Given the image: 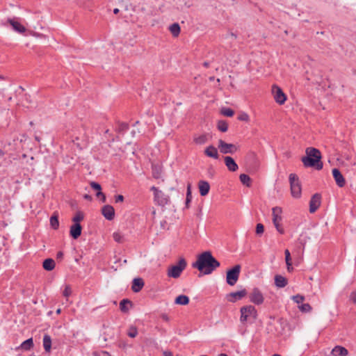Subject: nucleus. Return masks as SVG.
<instances>
[{"label":"nucleus","instance_id":"10","mask_svg":"<svg viewBox=\"0 0 356 356\" xmlns=\"http://www.w3.org/2000/svg\"><path fill=\"white\" fill-rule=\"evenodd\" d=\"M248 294L245 289L237 291H233L226 295V299L229 302H235L237 300H242Z\"/></svg>","mask_w":356,"mask_h":356},{"label":"nucleus","instance_id":"44","mask_svg":"<svg viewBox=\"0 0 356 356\" xmlns=\"http://www.w3.org/2000/svg\"><path fill=\"white\" fill-rule=\"evenodd\" d=\"M348 300L352 304L356 305V289L351 291L348 296Z\"/></svg>","mask_w":356,"mask_h":356},{"label":"nucleus","instance_id":"49","mask_svg":"<svg viewBox=\"0 0 356 356\" xmlns=\"http://www.w3.org/2000/svg\"><path fill=\"white\" fill-rule=\"evenodd\" d=\"M237 119L240 121L247 122L249 120V115L245 113H243L238 116Z\"/></svg>","mask_w":356,"mask_h":356},{"label":"nucleus","instance_id":"7","mask_svg":"<svg viewBox=\"0 0 356 356\" xmlns=\"http://www.w3.org/2000/svg\"><path fill=\"white\" fill-rule=\"evenodd\" d=\"M272 94L276 103L280 105L284 104L287 99L286 94L283 92L282 89L277 85L272 86Z\"/></svg>","mask_w":356,"mask_h":356},{"label":"nucleus","instance_id":"61","mask_svg":"<svg viewBox=\"0 0 356 356\" xmlns=\"http://www.w3.org/2000/svg\"><path fill=\"white\" fill-rule=\"evenodd\" d=\"M104 134H105L106 135H108L110 137H111V136H112V134L110 133V131H109V129H106V130H105Z\"/></svg>","mask_w":356,"mask_h":356},{"label":"nucleus","instance_id":"38","mask_svg":"<svg viewBox=\"0 0 356 356\" xmlns=\"http://www.w3.org/2000/svg\"><path fill=\"white\" fill-rule=\"evenodd\" d=\"M208 140L207 134H202L197 137L194 138V142L197 145H203Z\"/></svg>","mask_w":356,"mask_h":356},{"label":"nucleus","instance_id":"28","mask_svg":"<svg viewBox=\"0 0 356 356\" xmlns=\"http://www.w3.org/2000/svg\"><path fill=\"white\" fill-rule=\"evenodd\" d=\"M193 196H192V191H191V184H188L186 188V200H185V207L184 209H188L190 207V204L192 202Z\"/></svg>","mask_w":356,"mask_h":356},{"label":"nucleus","instance_id":"31","mask_svg":"<svg viewBox=\"0 0 356 356\" xmlns=\"http://www.w3.org/2000/svg\"><path fill=\"white\" fill-rule=\"evenodd\" d=\"M51 337L45 334L43 337V347L46 353H50L51 350Z\"/></svg>","mask_w":356,"mask_h":356},{"label":"nucleus","instance_id":"21","mask_svg":"<svg viewBox=\"0 0 356 356\" xmlns=\"http://www.w3.org/2000/svg\"><path fill=\"white\" fill-rule=\"evenodd\" d=\"M133 302L128 298H124L120 302V309L124 313L127 314L129 312L130 308L133 307Z\"/></svg>","mask_w":356,"mask_h":356},{"label":"nucleus","instance_id":"63","mask_svg":"<svg viewBox=\"0 0 356 356\" xmlns=\"http://www.w3.org/2000/svg\"><path fill=\"white\" fill-rule=\"evenodd\" d=\"M129 6L131 7V10H132L134 12H136V11H137V10H136V6H133L132 4H130Z\"/></svg>","mask_w":356,"mask_h":356},{"label":"nucleus","instance_id":"17","mask_svg":"<svg viewBox=\"0 0 356 356\" xmlns=\"http://www.w3.org/2000/svg\"><path fill=\"white\" fill-rule=\"evenodd\" d=\"M154 200L158 205L164 207L169 204V197L165 195L161 191H159V194H155Z\"/></svg>","mask_w":356,"mask_h":356},{"label":"nucleus","instance_id":"20","mask_svg":"<svg viewBox=\"0 0 356 356\" xmlns=\"http://www.w3.org/2000/svg\"><path fill=\"white\" fill-rule=\"evenodd\" d=\"M199 192L201 196L207 195L210 191V184L207 181L200 180L198 182Z\"/></svg>","mask_w":356,"mask_h":356},{"label":"nucleus","instance_id":"16","mask_svg":"<svg viewBox=\"0 0 356 356\" xmlns=\"http://www.w3.org/2000/svg\"><path fill=\"white\" fill-rule=\"evenodd\" d=\"M81 225L72 224L70 228V236L74 240L78 239L82 233Z\"/></svg>","mask_w":356,"mask_h":356},{"label":"nucleus","instance_id":"51","mask_svg":"<svg viewBox=\"0 0 356 356\" xmlns=\"http://www.w3.org/2000/svg\"><path fill=\"white\" fill-rule=\"evenodd\" d=\"M114 198L116 203L122 202L124 200V196L120 194L115 195Z\"/></svg>","mask_w":356,"mask_h":356},{"label":"nucleus","instance_id":"54","mask_svg":"<svg viewBox=\"0 0 356 356\" xmlns=\"http://www.w3.org/2000/svg\"><path fill=\"white\" fill-rule=\"evenodd\" d=\"M84 200L91 202L92 200V197L88 194H84L83 196Z\"/></svg>","mask_w":356,"mask_h":356},{"label":"nucleus","instance_id":"39","mask_svg":"<svg viewBox=\"0 0 356 356\" xmlns=\"http://www.w3.org/2000/svg\"><path fill=\"white\" fill-rule=\"evenodd\" d=\"M220 113L224 116L231 118L234 115V111L231 108L222 107Z\"/></svg>","mask_w":356,"mask_h":356},{"label":"nucleus","instance_id":"32","mask_svg":"<svg viewBox=\"0 0 356 356\" xmlns=\"http://www.w3.org/2000/svg\"><path fill=\"white\" fill-rule=\"evenodd\" d=\"M282 219V218L281 216L273 215V222L277 231L280 234H284V229L281 227V225L280 224V221H281Z\"/></svg>","mask_w":356,"mask_h":356},{"label":"nucleus","instance_id":"58","mask_svg":"<svg viewBox=\"0 0 356 356\" xmlns=\"http://www.w3.org/2000/svg\"><path fill=\"white\" fill-rule=\"evenodd\" d=\"M104 194V193L102 191V190H100V191H99L96 192V196H97V197H102V195H103Z\"/></svg>","mask_w":356,"mask_h":356},{"label":"nucleus","instance_id":"9","mask_svg":"<svg viewBox=\"0 0 356 356\" xmlns=\"http://www.w3.org/2000/svg\"><path fill=\"white\" fill-rule=\"evenodd\" d=\"M218 149L220 152L224 154H234L237 150V147L235 145L227 143L221 139L218 140Z\"/></svg>","mask_w":356,"mask_h":356},{"label":"nucleus","instance_id":"23","mask_svg":"<svg viewBox=\"0 0 356 356\" xmlns=\"http://www.w3.org/2000/svg\"><path fill=\"white\" fill-rule=\"evenodd\" d=\"M204 153L207 156L213 158L214 159H218L219 158L217 148L212 145L208 146L204 149Z\"/></svg>","mask_w":356,"mask_h":356},{"label":"nucleus","instance_id":"4","mask_svg":"<svg viewBox=\"0 0 356 356\" xmlns=\"http://www.w3.org/2000/svg\"><path fill=\"white\" fill-rule=\"evenodd\" d=\"M187 266L186 261L184 258L181 257L177 264L170 266L168 270V276L172 278H178L180 277L182 271Z\"/></svg>","mask_w":356,"mask_h":356},{"label":"nucleus","instance_id":"3","mask_svg":"<svg viewBox=\"0 0 356 356\" xmlns=\"http://www.w3.org/2000/svg\"><path fill=\"white\" fill-rule=\"evenodd\" d=\"M240 322L245 325L248 323L252 324L257 318L258 312L254 306L248 305L240 308Z\"/></svg>","mask_w":356,"mask_h":356},{"label":"nucleus","instance_id":"41","mask_svg":"<svg viewBox=\"0 0 356 356\" xmlns=\"http://www.w3.org/2000/svg\"><path fill=\"white\" fill-rule=\"evenodd\" d=\"M298 308L302 312H309L312 309V306L309 303H302L298 306Z\"/></svg>","mask_w":356,"mask_h":356},{"label":"nucleus","instance_id":"64","mask_svg":"<svg viewBox=\"0 0 356 356\" xmlns=\"http://www.w3.org/2000/svg\"><path fill=\"white\" fill-rule=\"evenodd\" d=\"M167 224L166 220H163L161 222V227H164L165 225Z\"/></svg>","mask_w":356,"mask_h":356},{"label":"nucleus","instance_id":"48","mask_svg":"<svg viewBox=\"0 0 356 356\" xmlns=\"http://www.w3.org/2000/svg\"><path fill=\"white\" fill-rule=\"evenodd\" d=\"M282 212V209L280 207H273L272 209V215L280 216Z\"/></svg>","mask_w":356,"mask_h":356},{"label":"nucleus","instance_id":"12","mask_svg":"<svg viewBox=\"0 0 356 356\" xmlns=\"http://www.w3.org/2000/svg\"><path fill=\"white\" fill-rule=\"evenodd\" d=\"M7 22L10 25L13 30L18 33L24 34L26 31V27L16 18H8Z\"/></svg>","mask_w":356,"mask_h":356},{"label":"nucleus","instance_id":"33","mask_svg":"<svg viewBox=\"0 0 356 356\" xmlns=\"http://www.w3.org/2000/svg\"><path fill=\"white\" fill-rule=\"evenodd\" d=\"M240 181L243 185L250 187L252 185V179L248 175L246 174H241L239 176Z\"/></svg>","mask_w":356,"mask_h":356},{"label":"nucleus","instance_id":"25","mask_svg":"<svg viewBox=\"0 0 356 356\" xmlns=\"http://www.w3.org/2000/svg\"><path fill=\"white\" fill-rule=\"evenodd\" d=\"M331 355L332 356H347L348 350L343 346H336L332 350Z\"/></svg>","mask_w":356,"mask_h":356},{"label":"nucleus","instance_id":"45","mask_svg":"<svg viewBox=\"0 0 356 356\" xmlns=\"http://www.w3.org/2000/svg\"><path fill=\"white\" fill-rule=\"evenodd\" d=\"M90 187L92 190L95 191L96 192L102 190V186L100 184L96 181H91L90 183Z\"/></svg>","mask_w":356,"mask_h":356},{"label":"nucleus","instance_id":"8","mask_svg":"<svg viewBox=\"0 0 356 356\" xmlns=\"http://www.w3.org/2000/svg\"><path fill=\"white\" fill-rule=\"evenodd\" d=\"M249 300L256 305H261L264 301L263 293L257 287L253 288L252 292L249 293Z\"/></svg>","mask_w":356,"mask_h":356},{"label":"nucleus","instance_id":"46","mask_svg":"<svg viewBox=\"0 0 356 356\" xmlns=\"http://www.w3.org/2000/svg\"><path fill=\"white\" fill-rule=\"evenodd\" d=\"M72 293V289L70 285H66L64 291H63V296L65 298H68Z\"/></svg>","mask_w":356,"mask_h":356},{"label":"nucleus","instance_id":"22","mask_svg":"<svg viewBox=\"0 0 356 356\" xmlns=\"http://www.w3.org/2000/svg\"><path fill=\"white\" fill-rule=\"evenodd\" d=\"M34 346L33 339L32 337L24 341L19 346L16 348V350H22L25 351L30 350Z\"/></svg>","mask_w":356,"mask_h":356},{"label":"nucleus","instance_id":"52","mask_svg":"<svg viewBox=\"0 0 356 356\" xmlns=\"http://www.w3.org/2000/svg\"><path fill=\"white\" fill-rule=\"evenodd\" d=\"M64 254L62 251H58L56 254V259L61 261L63 258Z\"/></svg>","mask_w":356,"mask_h":356},{"label":"nucleus","instance_id":"26","mask_svg":"<svg viewBox=\"0 0 356 356\" xmlns=\"http://www.w3.org/2000/svg\"><path fill=\"white\" fill-rule=\"evenodd\" d=\"M274 282L275 285L277 288H284L288 284V280L286 277L281 275H276L274 277Z\"/></svg>","mask_w":356,"mask_h":356},{"label":"nucleus","instance_id":"36","mask_svg":"<svg viewBox=\"0 0 356 356\" xmlns=\"http://www.w3.org/2000/svg\"><path fill=\"white\" fill-rule=\"evenodd\" d=\"M83 219H84V213L82 211H78L75 213L74 217L72 218V221L73 224L81 225L80 222Z\"/></svg>","mask_w":356,"mask_h":356},{"label":"nucleus","instance_id":"18","mask_svg":"<svg viewBox=\"0 0 356 356\" xmlns=\"http://www.w3.org/2000/svg\"><path fill=\"white\" fill-rule=\"evenodd\" d=\"M144 285V280L141 277H135L131 282V290L134 293H138L142 290Z\"/></svg>","mask_w":356,"mask_h":356},{"label":"nucleus","instance_id":"15","mask_svg":"<svg viewBox=\"0 0 356 356\" xmlns=\"http://www.w3.org/2000/svg\"><path fill=\"white\" fill-rule=\"evenodd\" d=\"M246 166L251 172H255L259 168V163L254 154H250L246 159Z\"/></svg>","mask_w":356,"mask_h":356},{"label":"nucleus","instance_id":"60","mask_svg":"<svg viewBox=\"0 0 356 356\" xmlns=\"http://www.w3.org/2000/svg\"><path fill=\"white\" fill-rule=\"evenodd\" d=\"M102 355L103 356H112L108 352L104 350L102 351Z\"/></svg>","mask_w":356,"mask_h":356},{"label":"nucleus","instance_id":"40","mask_svg":"<svg viewBox=\"0 0 356 356\" xmlns=\"http://www.w3.org/2000/svg\"><path fill=\"white\" fill-rule=\"evenodd\" d=\"M138 329L134 325H131L127 330V335L130 338H135L138 335Z\"/></svg>","mask_w":356,"mask_h":356},{"label":"nucleus","instance_id":"56","mask_svg":"<svg viewBox=\"0 0 356 356\" xmlns=\"http://www.w3.org/2000/svg\"><path fill=\"white\" fill-rule=\"evenodd\" d=\"M163 356H173V354L171 351L170 350H165L163 351Z\"/></svg>","mask_w":356,"mask_h":356},{"label":"nucleus","instance_id":"14","mask_svg":"<svg viewBox=\"0 0 356 356\" xmlns=\"http://www.w3.org/2000/svg\"><path fill=\"white\" fill-rule=\"evenodd\" d=\"M101 213L107 220H113L115 218V209L110 204L103 206L101 209Z\"/></svg>","mask_w":356,"mask_h":356},{"label":"nucleus","instance_id":"62","mask_svg":"<svg viewBox=\"0 0 356 356\" xmlns=\"http://www.w3.org/2000/svg\"><path fill=\"white\" fill-rule=\"evenodd\" d=\"M34 138H35V140L37 142H38V143H40V142L41 138H40V137L39 136L35 135V137H34Z\"/></svg>","mask_w":356,"mask_h":356},{"label":"nucleus","instance_id":"57","mask_svg":"<svg viewBox=\"0 0 356 356\" xmlns=\"http://www.w3.org/2000/svg\"><path fill=\"white\" fill-rule=\"evenodd\" d=\"M161 318L166 322L169 321L170 320L168 316L165 314H162Z\"/></svg>","mask_w":356,"mask_h":356},{"label":"nucleus","instance_id":"11","mask_svg":"<svg viewBox=\"0 0 356 356\" xmlns=\"http://www.w3.org/2000/svg\"><path fill=\"white\" fill-rule=\"evenodd\" d=\"M321 203V195L320 193L314 194L309 201V212L315 213L319 208Z\"/></svg>","mask_w":356,"mask_h":356},{"label":"nucleus","instance_id":"2","mask_svg":"<svg viewBox=\"0 0 356 356\" xmlns=\"http://www.w3.org/2000/svg\"><path fill=\"white\" fill-rule=\"evenodd\" d=\"M305 154V156L301 159V161L305 168H313L317 170L323 169L322 155L318 149L312 147H307Z\"/></svg>","mask_w":356,"mask_h":356},{"label":"nucleus","instance_id":"1","mask_svg":"<svg viewBox=\"0 0 356 356\" xmlns=\"http://www.w3.org/2000/svg\"><path fill=\"white\" fill-rule=\"evenodd\" d=\"M220 266V263L209 250L197 254L196 261L192 264V267L197 269L202 275H210Z\"/></svg>","mask_w":356,"mask_h":356},{"label":"nucleus","instance_id":"19","mask_svg":"<svg viewBox=\"0 0 356 356\" xmlns=\"http://www.w3.org/2000/svg\"><path fill=\"white\" fill-rule=\"evenodd\" d=\"M224 161L225 165L230 172H236L238 169V164L232 156H225Z\"/></svg>","mask_w":356,"mask_h":356},{"label":"nucleus","instance_id":"42","mask_svg":"<svg viewBox=\"0 0 356 356\" xmlns=\"http://www.w3.org/2000/svg\"><path fill=\"white\" fill-rule=\"evenodd\" d=\"M292 299L295 302L300 304V303H302L305 298L304 296H302L300 294H297V295L293 296L292 297Z\"/></svg>","mask_w":356,"mask_h":356},{"label":"nucleus","instance_id":"29","mask_svg":"<svg viewBox=\"0 0 356 356\" xmlns=\"http://www.w3.org/2000/svg\"><path fill=\"white\" fill-rule=\"evenodd\" d=\"M50 226L54 229L57 230L59 227V220H58V211H54L51 216L50 217Z\"/></svg>","mask_w":356,"mask_h":356},{"label":"nucleus","instance_id":"5","mask_svg":"<svg viewBox=\"0 0 356 356\" xmlns=\"http://www.w3.org/2000/svg\"><path fill=\"white\" fill-rule=\"evenodd\" d=\"M290 183L291 193L295 198H299L301 196V184L299 177L296 174L291 173L289 177Z\"/></svg>","mask_w":356,"mask_h":356},{"label":"nucleus","instance_id":"34","mask_svg":"<svg viewBox=\"0 0 356 356\" xmlns=\"http://www.w3.org/2000/svg\"><path fill=\"white\" fill-rule=\"evenodd\" d=\"M169 30L174 37H177L180 33L181 28L179 24L175 22L170 26Z\"/></svg>","mask_w":356,"mask_h":356},{"label":"nucleus","instance_id":"53","mask_svg":"<svg viewBox=\"0 0 356 356\" xmlns=\"http://www.w3.org/2000/svg\"><path fill=\"white\" fill-rule=\"evenodd\" d=\"M150 191L154 192V197L155 196V194H159V191H160V190L156 186H152L150 188Z\"/></svg>","mask_w":356,"mask_h":356},{"label":"nucleus","instance_id":"35","mask_svg":"<svg viewBox=\"0 0 356 356\" xmlns=\"http://www.w3.org/2000/svg\"><path fill=\"white\" fill-rule=\"evenodd\" d=\"M129 128V124L127 122H118V127L115 131L120 134H124Z\"/></svg>","mask_w":356,"mask_h":356},{"label":"nucleus","instance_id":"59","mask_svg":"<svg viewBox=\"0 0 356 356\" xmlns=\"http://www.w3.org/2000/svg\"><path fill=\"white\" fill-rule=\"evenodd\" d=\"M102 202H106V195L104 194L102 195V197H99Z\"/></svg>","mask_w":356,"mask_h":356},{"label":"nucleus","instance_id":"30","mask_svg":"<svg viewBox=\"0 0 356 356\" xmlns=\"http://www.w3.org/2000/svg\"><path fill=\"white\" fill-rule=\"evenodd\" d=\"M190 302L189 297L186 295H179L175 298V304L179 305H187Z\"/></svg>","mask_w":356,"mask_h":356},{"label":"nucleus","instance_id":"13","mask_svg":"<svg viewBox=\"0 0 356 356\" xmlns=\"http://www.w3.org/2000/svg\"><path fill=\"white\" fill-rule=\"evenodd\" d=\"M332 174L336 182V184L339 188H342L346 185V179L339 168H333L332 170Z\"/></svg>","mask_w":356,"mask_h":356},{"label":"nucleus","instance_id":"50","mask_svg":"<svg viewBox=\"0 0 356 356\" xmlns=\"http://www.w3.org/2000/svg\"><path fill=\"white\" fill-rule=\"evenodd\" d=\"M285 254V261L286 263L291 262V256L289 250L288 249H286L284 251Z\"/></svg>","mask_w":356,"mask_h":356},{"label":"nucleus","instance_id":"27","mask_svg":"<svg viewBox=\"0 0 356 356\" xmlns=\"http://www.w3.org/2000/svg\"><path fill=\"white\" fill-rule=\"evenodd\" d=\"M56 266L55 261L51 258H47L42 262V268L47 271H51Z\"/></svg>","mask_w":356,"mask_h":356},{"label":"nucleus","instance_id":"37","mask_svg":"<svg viewBox=\"0 0 356 356\" xmlns=\"http://www.w3.org/2000/svg\"><path fill=\"white\" fill-rule=\"evenodd\" d=\"M217 128L220 131L225 133L228 130V124L225 120H218Z\"/></svg>","mask_w":356,"mask_h":356},{"label":"nucleus","instance_id":"43","mask_svg":"<svg viewBox=\"0 0 356 356\" xmlns=\"http://www.w3.org/2000/svg\"><path fill=\"white\" fill-rule=\"evenodd\" d=\"M256 234L261 235L264 232V226L261 223H257L255 229Z\"/></svg>","mask_w":356,"mask_h":356},{"label":"nucleus","instance_id":"24","mask_svg":"<svg viewBox=\"0 0 356 356\" xmlns=\"http://www.w3.org/2000/svg\"><path fill=\"white\" fill-rule=\"evenodd\" d=\"M163 172V166L160 163H152V177L155 179H159L161 177Z\"/></svg>","mask_w":356,"mask_h":356},{"label":"nucleus","instance_id":"47","mask_svg":"<svg viewBox=\"0 0 356 356\" xmlns=\"http://www.w3.org/2000/svg\"><path fill=\"white\" fill-rule=\"evenodd\" d=\"M113 239L118 243L122 242V236L120 233L114 232L113 234Z\"/></svg>","mask_w":356,"mask_h":356},{"label":"nucleus","instance_id":"55","mask_svg":"<svg viewBox=\"0 0 356 356\" xmlns=\"http://www.w3.org/2000/svg\"><path fill=\"white\" fill-rule=\"evenodd\" d=\"M286 264L287 270L289 272H291L293 270V268L292 266V263L289 262V263H286Z\"/></svg>","mask_w":356,"mask_h":356},{"label":"nucleus","instance_id":"6","mask_svg":"<svg viewBox=\"0 0 356 356\" xmlns=\"http://www.w3.org/2000/svg\"><path fill=\"white\" fill-rule=\"evenodd\" d=\"M241 266L236 264L233 267L228 268L226 272V282L229 286H234L238 280Z\"/></svg>","mask_w":356,"mask_h":356}]
</instances>
